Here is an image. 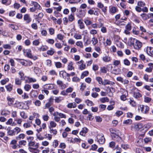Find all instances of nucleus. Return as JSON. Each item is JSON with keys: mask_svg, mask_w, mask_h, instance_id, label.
I'll use <instances>...</instances> for the list:
<instances>
[{"mask_svg": "<svg viewBox=\"0 0 153 153\" xmlns=\"http://www.w3.org/2000/svg\"><path fill=\"white\" fill-rule=\"evenodd\" d=\"M133 42H134L132 43V45L134 48L137 50H140L142 46V43L135 39H133Z\"/></svg>", "mask_w": 153, "mask_h": 153, "instance_id": "f257e3e1", "label": "nucleus"}, {"mask_svg": "<svg viewBox=\"0 0 153 153\" xmlns=\"http://www.w3.org/2000/svg\"><path fill=\"white\" fill-rule=\"evenodd\" d=\"M39 145V143H36L34 146V148L32 147H29L28 149L29 151L33 153H39L40 151L38 149Z\"/></svg>", "mask_w": 153, "mask_h": 153, "instance_id": "f03ea898", "label": "nucleus"}, {"mask_svg": "<svg viewBox=\"0 0 153 153\" xmlns=\"http://www.w3.org/2000/svg\"><path fill=\"white\" fill-rule=\"evenodd\" d=\"M98 142L101 144H104L105 141V139L103 135H98L97 136Z\"/></svg>", "mask_w": 153, "mask_h": 153, "instance_id": "7ed1b4c3", "label": "nucleus"}, {"mask_svg": "<svg viewBox=\"0 0 153 153\" xmlns=\"http://www.w3.org/2000/svg\"><path fill=\"white\" fill-rule=\"evenodd\" d=\"M109 130L111 134V135L112 137H114V136L119 134V131L116 129L110 128Z\"/></svg>", "mask_w": 153, "mask_h": 153, "instance_id": "20e7f679", "label": "nucleus"}, {"mask_svg": "<svg viewBox=\"0 0 153 153\" xmlns=\"http://www.w3.org/2000/svg\"><path fill=\"white\" fill-rule=\"evenodd\" d=\"M146 51L148 55L153 57V48L147 47L146 48Z\"/></svg>", "mask_w": 153, "mask_h": 153, "instance_id": "39448f33", "label": "nucleus"}, {"mask_svg": "<svg viewBox=\"0 0 153 153\" xmlns=\"http://www.w3.org/2000/svg\"><path fill=\"white\" fill-rule=\"evenodd\" d=\"M86 12L85 10H80L79 11L77 16L79 18H82L85 16Z\"/></svg>", "mask_w": 153, "mask_h": 153, "instance_id": "423d86ee", "label": "nucleus"}, {"mask_svg": "<svg viewBox=\"0 0 153 153\" xmlns=\"http://www.w3.org/2000/svg\"><path fill=\"white\" fill-rule=\"evenodd\" d=\"M24 20L26 21V23L28 24L31 21V19L28 14H26L24 16Z\"/></svg>", "mask_w": 153, "mask_h": 153, "instance_id": "0eeeda50", "label": "nucleus"}, {"mask_svg": "<svg viewBox=\"0 0 153 153\" xmlns=\"http://www.w3.org/2000/svg\"><path fill=\"white\" fill-rule=\"evenodd\" d=\"M31 51L30 49L27 50L26 52L27 56L30 59H33L34 60H35L37 59L36 56L33 57L31 53Z\"/></svg>", "mask_w": 153, "mask_h": 153, "instance_id": "6e6552de", "label": "nucleus"}, {"mask_svg": "<svg viewBox=\"0 0 153 153\" xmlns=\"http://www.w3.org/2000/svg\"><path fill=\"white\" fill-rule=\"evenodd\" d=\"M149 110V107L147 106L143 105L141 108V111L143 113H148Z\"/></svg>", "mask_w": 153, "mask_h": 153, "instance_id": "1a4fd4ad", "label": "nucleus"}, {"mask_svg": "<svg viewBox=\"0 0 153 153\" xmlns=\"http://www.w3.org/2000/svg\"><path fill=\"white\" fill-rule=\"evenodd\" d=\"M31 4L34 6V7H35L36 9H38L39 10H41L42 7L40 6L36 2L32 1Z\"/></svg>", "mask_w": 153, "mask_h": 153, "instance_id": "9d476101", "label": "nucleus"}, {"mask_svg": "<svg viewBox=\"0 0 153 153\" xmlns=\"http://www.w3.org/2000/svg\"><path fill=\"white\" fill-rule=\"evenodd\" d=\"M57 83L59 85L62 89H65L66 88V85L64 84L63 82L60 80H58L57 81Z\"/></svg>", "mask_w": 153, "mask_h": 153, "instance_id": "9b49d317", "label": "nucleus"}, {"mask_svg": "<svg viewBox=\"0 0 153 153\" xmlns=\"http://www.w3.org/2000/svg\"><path fill=\"white\" fill-rule=\"evenodd\" d=\"M112 138L113 140H116L120 143H121L122 141V138L119 136V134L116 135V136H114V137H113Z\"/></svg>", "mask_w": 153, "mask_h": 153, "instance_id": "f8f14e48", "label": "nucleus"}, {"mask_svg": "<svg viewBox=\"0 0 153 153\" xmlns=\"http://www.w3.org/2000/svg\"><path fill=\"white\" fill-rule=\"evenodd\" d=\"M120 17V14H118L117 15L115 16V18L116 22H117V23H118L119 24L121 25H125V22L124 21L119 22L117 21L118 19H119Z\"/></svg>", "mask_w": 153, "mask_h": 153, "instance_id": "ddd939ff", "label": "nucleus"}, {"mask_svg": "<svg viewBox=\"0 0 153 153\" xmlns=\"http://www.w3.org/2000/svg\"><path fill=\"white\" fill-rule=\"evenodd\" d=\"M88 129L86 127L83 128L82 130L80 132V134L83 136H85V134L88 132Z\"/></svg>", "mask_w": 153, "mask_h": 153, "instance_id": "4468645a", "label": "nucleus"}, {"mask_svg": "<svg viewBox=\"0 0 153 153\" xmlns=\"http://www.w3.org/2000/svg\"><path fill=\"white\" fill-rule=\"evenodd\" d=\"M114 84V82H112L111 81H110L107 79H104V81H103V83H102V85H105L107 84L109 85H113Z\"/></svg>", "mask_w": 153, "mask_h": 153, "instance_id": "2eb2a0df", "label": "nucleus"}, {"mask_svg": "<svg viewBox=\"0 0 153 153\" xmlns=\"http://www.w3.org/2000/svg\"><path fill=\"white\" fill-rule=\"evenodd\" d=\"M45 88L48 89H52L54 88L53 85V84H46L44 85Z\"/></svg>", "mask_w": 153, "mask_h": 153, "instance_id": "dca6fc26", "label": "nucleus"}, {"mask_svg": "<svg viewBox=\"0 0 153 153\" xmlns=\"http://www.w3.org/2000/svg\"><path fill=\"white\" fill-rule=\"evenodd\" d=\"M73 63L72 62H69L67 66V69L69 71H71L74 69V67L73 66Z\"/></svg>", "mask_w": 153, "mask_h": 153, "instance_id": "f3484780", "label": "nucleus"}, {"mask_svg": "<svg viewBox=\"0 0 153 153\" xmlns=\"http://www.w3.org/2000/svg\"><path fill=\"white\" fill-rule=\"evenodd\" d=\"M118 10L117 8L115 7H111L110 9V12L112 14H114L117 12Z\"/></svg>", "mask_w": 153, "mask_h": 153, "instance_id": "a211bd4d", "label": "nucleus"}, {"mask_svg": "<svg viewBox=\"0 0 153 153\" xmlns=\"http://www.w3.org/2000/svg\"><path fill=\"white\" fill-rule=\"evenodd\" d=\"M74 13H72L68 16V19L69 21L72 22L75 19L74 17Z\"/></svg>", "mask_w": 153, "mask_h": 153, "instance_id": "6ab92c4d", "label": "nucleus"}, {"mask_svg": "<svg viewBox=\"0 0 153 153\" xmlns=\"http://www.w3.org/2000/svg\"><path fill=\"white\" fill-rule=\"evenodd\" d=\"M7 100L8 101V104L9 106H11L13 104L14 102V99L8 97H7Z\"/></svg>", "mask_w": 153, "mask_h": 153, "instance_id": "aec40b11", "label": "nucleus"}, {"mask_svg": "<svg viewBox=\"0 0 153 153\" xmlns=\"http://www.w3.org/2000/svg\"><path fill=\"white\" fill-rule=\"evenodd\" d=\"M107 91H108L109 93L110 96L112 97L113 95V93L115 92V89L113 88H107Z\"/></svg>", "mask_w": 153, "mask_h": 153, "instance_id": "412c9836", "label": "nucleus"}, {"mask_svg": "<svg viewBox=\"0 0 153 153\" xmlns=\"http://www.w3.org/2000/svg\"><path fill=\"white\" fill-rule=\"evenodd\" d=\"M133 96L136 98H138L141 97L142 95L138 92H134L133 93Z\"/></svg>", "mask_w": 153, "mask_h": 153, "instance_id": "4be33fe9", "label": "nucleus"}, {"mask_svg": "<svg viewBox=\"0 0 153 153\" xmlns=\"http://www.w3.org/2000/svg\"><path fill=\"white\" fill-rule=\"evenodd\" d=\"M55 52V51H54V49L52 48H51L50 50H48L47 51V53L48 55L52 56L53 54Z\"/></svg>", "mask_w": 153, "mask_h": 153, "instance_id": "5701e85b", "label": "nucleus"}, {"mask_svg": "<svg viewBox=\"0 0 153 153\" xmlns=\"http://www.w3.org/2000/svg\"><path fill=\"white\" fill-rule=\"evenodd\" d=\"M76 106V105L75 102L70 103L67 105V107L69 108H75Z\"/></svg>", "mask_w": 153, "mask_h": 153, "instance_id": "b1692460", "label": "nucleus"}, {"mask_svg": "<svg viewBox=\"0 0 153 153\" xmlns=\"http://www.w3.org/2000/svg\"><path fill=\"white\" fill-rule=\"evenodd\" d=\"M56 126V124L53 121H51L50 123V126L49 128L51 129V128L55 127Z\"/></svg>", "mask_w": 153, "mask_h": 153, "instance_id": "393cba45", "label": "nucleus"}, {"mask_svg": "<svg viewBox=\"0 0 153 153\" xmlns=\"http://www.w3.org/2000/svg\"><path fill=\"white\" fill-rule=\"evenodd\" d=\"M25 137V135L24 134H20L18 137H16V138L17 140H19L21 139H23Z\"/></svg>", "mask_w": 153, "mask_h": 153, "instance_id": "a878e982", "label": "nucleus"}, {"mask_svg": "<svg viewBox=\"0 0 153 153\" xmlns=\"http://www.w3.org/2000/svg\"><path fill=\"white\" fill-rule=\"evenodd\" d=\"M100 101L102 103L108 102L109 101V99L107 97H103L100 99Z\"/></svg>", "mask_w": 153, "mask_h": 153, "instance_id": "bb28decb", "label": "nucleus"}, {"mask_svg": "<svg viewBox=\"0 0 153 153\" xmlns=\"http://www.w3.org/2000/svg\"><path fill=\"white\" fill-rule=\"evenodd\" d=\"M48 49V47L46 45L42 46L40 48V51H47Z\"/></svg>", "mask_w": 153, "mask_h": 153, "instance_id": "cd10ccee", "label": "nucleus"}, {"mask_svg": "<svg viewBox=\"0 0 153 153\" xmlns=\"http://www.w3.org/2000/svg\"><path fill=\"white\" fill-rule=\"evenodd\" d=\"M7 134L10 136H13L15 135V131L14 130H9L7 131Z\"/></svg>", "mask_w": 153, "mask_h": 153, "instance_id": "c85d7f7f", "label": "nucleus"}, {"mask_svg": "<svg viewBox=\"0 0 153 153\" xmlns=\"http://www.w3.org/2000/svg\"><path fill=\"white\" fill-rule=\"evenodd\" d=\"M27 79L28 82L29 83L34 82H36V79L28 77Z\"/></svg>", "mask_w": 153, "mask_h": 153, "instance_id": "c756f323", "label": "nucleus"}, {"mask_svg": "<svg viewBox=\"0 0 153 153\" xmlns=\"http://www.w3.org/2000/svg\"><path fill=\"white\" fill-rule=\"evenodd\" d=\"M103 60L105 62H108L110 61V58L108 56H105L102 58Z\"/></svg>", "mask_w": 153, "mask_h": 153, "instance_id": "7c9ffc66", "label": "nucleus"}, {"mask_svg": "<svg viewBox=\"0 0 153 153\" xmlns=\"http://www.w3.org/2000/svg\"><path fill=\"white\" fill-rule=\"evenodd\" d=\"M5 87L7 91H10L12 89L13 85L11 84H9L6 86Z\"/></svg>", "mask_w": 153, "mask_h": 153, "instance_id": "2f4dec72", "label": "nucleus"}, {"mask_svg": "<svg viewBox=\"0 0 153 153\" xmlns=\"http://www.w3.org/2000/svg\"><path fill=\"white\" fill-rule=\"evenodd\" d=\"M85 103L87 104V105L89 106H92L94 105L92 101L88 100H87L85 101Z\"/></svg>", "mask_w": 153, "mask_h": 153, "instance_id": "473e14b6", "label": "nucleus"}, {"mask_svg": "<svg viewBox=\"0 0 153 153\" xmlns=\"http://www.w3.org/2000/svg\"><path fill=\"white\" fill-rule=\"evenodd\" d=\"M91 41L92 42V44L94 45H95L98 43L97 39L94 37L92 38Z\"/></svg>", "mask_w": 153, "mask_h": 153, "instance_id": "72a5a7b5", "label": "nucleus"}, {"mask_svg": "<svg viewBox=\"0 0 153 153\" xmlns=\"http://www.w3.org/2000/svg\"><path fill=\"white\" fill-rule=\"evenodd\" d=\"M63 98L62 97H56V98L55 99V102L57 103H59L62 100H63Z\"/></svg>", "mask_w": 153, "mask_h": 153, "instance_id": "f704fd0d", "label": "nucleus"}, {"mask_svg": "<svg viewBox=\"0 0 153 153\" xmlns=\"http://www.w3.org/2000/svg\"><path fill=\"white\" fill-rule=\"evenodd\" d=\"M132 122V120L131 119H128L124 121L123 123L126 124H131Z\"/></svg>", "mask_w": 153, "mask_h": 153, "instance_id": "c9c22d12", "label": "nucleus"}, {"mask_svg": "<svg viewBox=\"0 0 153 153\" xmlns=\"http://www.w3.org/2000/svg\"><path fill=\"white\" fill-rule=\"evenodd\" d=\"M137 5L140 7H143L145 5V4L144 2L140 1L138 2Z\"/></svg>", "mask_w": 153, "mask_h": 153, "instance_id": "e433bc0d", "label": "nucleus"}, {"mask_svg": "<svg viewBox=\"0 0 153 153\" xmlns=\"http://www.w3.org/2000/svg\"><path fill=\"white\" fill-rule=\"evenodd\" d=\"M57 38L60 40H62L64 38V36L61 34H59L57 35Z\"/></svg>", "mask_w": 153, "mask_h": 153, "instance_id": "4c0bfd02", "label": "nucleus"}, {"mask_svg": "<svg viewBox=\"0 0 153 153\" xmlns=\"http://www.w3.org/2000/svg\"><path fill=\"white\" fill-rule=\"evenodd\" d=\"M55 65L56 67L57 68H61L62 66V63L60 62H57L55 63Z\"/></svg>", "mask_w": 153, "mask_h": 153, "instance_id": "58836bf2", "label": "nucleus"}, {"mask_svg": "<svg viewBox=\"0 0 153 153\" xmlns=\"http://www.w3.org/2000/svg\"><path fill=\"white\" fill-rule=\"evenodd\" d=\"M76 45L77 46H79L81 48H83V43L81 41H78L77 42L76 44Z\"/></svg>", "mask_w": 153, "mask_h": 153, "instance_id": "ea45409f", "label": "nucleus"}, {"mask_svg": "<svg viewBox=\"0 0 153 153\" xmlns=\"http://www.w3.org/2000/svg\"><path fill=\"white\" fill-rule=\"evenodd\" d=\"M55 46L56 48L58 49H61L62 47V46L60 43H56L55 44Z\"/></svg>", "mask_w": 153, "mask_h": 153, "instance_id": "a19ab883", "label": "nucleus"}, {"mask_svg": "<svg viewBox=\"0 0 153 153\" xmlns=\"http://www.w3.org/2000/svg\"><path fill=\"white\" fill-rule=\"evenodd\" d=\"M31 88L30 85L28 84H26L24 86L25 89L27 91H29Z\"/></svg>", "mask_w": 153, "mask_h": 153, "instance_id": "79ce46f5", "label": "nucleus"}, {"mask_svg": "<svg viewBox=\"0 0 153 153\" xmlns=\"http://www.w3.org/2000/svg\"><path fill=\"white\" fill-rule=\"evenodd\" d=\"M50 132L51 133H53L54 135H55L57 134V131L56 129H51L50 130Z\"/></svg>", "mask_w": 153, "mask_h": 153, "instance_id": "37998d69", "label": "nucleus"}, {"mask_svg": "<svg viewBox=\"0 0 153 153\" xmlns=\"http://www.w3.org/2000/svg\"><path fill=\"white\" fill-rule=\"evenodd\" d=\"M84 22L87 25H89L92 24V22L88 19H85Z\"/></svg>", "mask_w": 153, "mask_h": 153, "instance_id": "c03bdc74", "label": "nucleus"}, {"mask_svg": "<svg viewBox=\"0 0 153 153\" xmlns=\"http://www.w3.org/2000/svg\"><path fill=\"white\" fill-rule=\"evenodd\" d=\"M116 42H117V45L119 47L121 48H123L124 45L121 42H119L118 40L116 41Z\"/></svg>", "mask_w": 153, "mask_h": 153, "instance_id": "a18cd8bd", "label": "nucleus"}, {"mask_svg": "<svg viewBox=\"0 0 153 153\" xmlns=\"http://www.w3.org/2000/svg\"><path fill=\"white\" fill-rule=\"evenodd\" d=\"M124 63L126 65L129 66L130 65V63L129 61L127 59H125L124 60Z\"/></svg>", "mask_w": 153, "mask_h": 153, "instance_id": "49530a36", "label": "nucleus"}, {"mask_svg": "<svg viewBox=\"0 0 153 153\" xmlns=\"http://www.w3.org/2000/svg\"><path fill=\"white\" fill-rule=\"evenodd\" d=\"M40 43L38 40H35L33 42V44L34 45L37 46L39 45Z\"/></svg>", "mask_w": 153, "mask_h": 153, "instance_id": "de8ad7c7", "label": "nucleus"}, {"mask_svg": "<svg viewBox=\"0 0 153 153\" xmlns=\"http://www.w3.org/2000/svg\"><path fill=\"white\" fill-rule=\"evenodd\" d=\"M96 80L98 82L99 84H102L103 82L102 81V79L100 77H98L96 78Z\"/></svg>", "mask_w": 153, "mask_h": 153, "instance_id": "09e8293b", "label": "nucleus"}, {"mask_svg": "<svg viewBox=\"0 0 153 153\" xmlns=\"http://www.w3.org/2000/svg\"><path fill=\"white\" fill-rule=\"evenodd\" d=\"M63 24L65 25H67L69 20L68 19L67 17H65L63 19Z\"/></svg>", "mask_w": 153, "mask_h": 153, "instance_id": "8fccbe9b", "label": "nucleus"}, {"mask_svg": "<svg viewBox=\"0 0 153 153\" xmlns=\"http://www.w3.org/2000/svg\"><path fill=\"white\" fill-rule=\"evenodd\" d=\"M115 143L114 142L112 141L109 143V146L110 147L113 148L115 146Z\"/></svg>", "mask_w": 153, "mask_h": 153, "instance_id": "3c124183", "label": "nucleus"}, {"mask_svg": "<svg viewBox=\"0 0 153 153\" xmlns=\"http://www.w3.org/2000/svg\"><path fill=\"white\" fill-rule=\"evenodd\" d=\"M86 87V85L85 84L82 83L80 86V90L83 91Z\"/></svg>", "mask_w": 153, "mask_h": 153, "instance_id": "603ef678", "label": "nucleus"}, {"mask_svg": "<svg viewBox=\"0 0 153 153\" xmlns=\"http://www.w3.org/2000/svg\"><path fill=\"white\" fill-rule=\"evenodd\" d=\"M46 41L48 43L51 45H53L54 42V40L52 39H48Z\"/></svg>", "mask_w": 153, "mask_h": 153, "instance_id": "864d4df0", "label": "nucleus"}, {"mask_svg": "<svg viewBox=\"0 0 153 153\" xmlns=\"http://www.w3.org/2000/svg\"><path fill=\"white\" fill-rule=\"evenodd\" d=\"M20 115L22 118L25 119H26L27 117L25 112L23 111L21 112Z\"/></svg>", "mask_w": 153, "mask_h": 153, "instance_id": "5fc2aeb1", "label": "nucleus"}, {"mask_svg": "<svg viewBox=\"0 0 153 153\" xmlns=\"http://www.w3.org/2000/svg\"><path fill=\"white\" fill-rule=\"evenodd\" d=\"M13 130H15V133H16L18 134L20 131L21 129L17 127H15Z\"/></svg>", "mask_w": 153, "mask_h": 153, "instance_id": "6e6d98bb", "label": "nucleus"}, {"mask_svg": "<svg viewBox=\"0 0 153 153\" xmlns=\"http://www.w3.org/2000/svg\"><path fill=\"white\" fill-rule=\"evenodd\" d=\"M3 47L5 49H10L11 48L9 44L4 45H3Z\"/></svg>", "mask_w": 153, "mask_h": 153, "instance_id": "4d7b16f0", "label": "nucleus"}, {"mask_svg": "<svg viewBox=\"0 0 153 153\" xmlns=\"http://www.w3.org/2000/svg\"><path fill=\"white\" fill-rule=\"evenodd\" d=\"M144 141L146 143H148L151 142V138L149 137H146L144 139Z\"/></svg>", "mask_w": 153, "mask_h": 153, "instance_id": "13d9d810", "label": "nucleus"}, {"mask_svg": "<svg viewBox=\"0 0 153 153\" xmlns=\"http://www.w3.org/2000/svg\"><path fill=\"white\" fill-rule=\"evenodd\" d=\"M19 74L20 76V78L21 80H24L25 79V78L24 77V74L23 72L22 71H20L19 73Z\"/></svg>", "mask_w": 153, "mask_h": 153, "instance_id": "bf43d9fd", "label": "nucleus"}, {"mask_svg": "<svg viewBox=\"0 0 153 153\" xmlns=\"http://www.w3.org/2000/svg\"><path fill=\"white\" fill-rule=\"evenodd\" d=\"M141 126L140 124H138L134 125V128L137 130H139L141 128Z\"/></svg>", "mask_w": 153, "mask_h": 153, "instance_id": "052dcab7", "label": "nucleus"}, {"mask_svg": "<svg viewBox=\"0 0 153 153\" xmlns=\"http://www.w3.org/2000/svg\"><path fill=\"white\" fill-rule=\"evenodd\" d=\"M106 107V105H104L101 104L99 106V108L100 110H104Z\"/></svg>", "mask_w": 153, "mask_h": 153, "instance_id": "680f3d73", "label": "nucleus"}, {"mask_svg": "<svg viewBox=\"0 0 153 153\" xmlns=\"http://www.w3.org/2000/svg\"><path fill=\"white\" fill-rule=\"evenodd\" d=\"M152 99L148 97H145L144 101L146 102H149Z\"/></svg>", "mask_w": 153, "mask_h": 153, "instance_id": "e2e57ef3", "label": "nucleus"}, {"mask_svg": "<svg viewBox=\"0 0 153 153\" xmlns=\"http://www.w3.org/2000/svg\"><path fill=\"white\" fill-rule=\"evenodd\" d=\"M90 33L92 35H94L97 33V31L95 30H91L90 32Z\"/></svg>", "mask_w": 153, "mask_h": 153, "instance_id": "0e129e2a", "label": "nucleus"}, {"mask_svg": "<svg viewBox=\"0 0 153 153\" xmlns=\"http://www.w3.org/2000/svg\"><path fill=\"white\" fill-rule=\"evenodd\" d=\"M95 118L96 120V121L98 122H101L102 120V118L100 116H96L95 117Z\"/></svg>", "mask_w": 153, "mask_h": 153, "instance_id": "69168bd1", "label": "nucleus"}, {"mask_svg": "<svg viewBox=\"0 0 153 153\" xmlns=\"http://www.w3.org/2000/svg\"><path fill=\"white\" fill-rule=\"evenodd\" d=\"M26 141L24 140H21L19 142V144L21 145L25 146L26 145Z\"/></svg>", "mask_w": 153, "mask_h": 153, "instance_id": "338daca9", "label": "nucleus"}, {"mask_svg": "<svg viewBox=\"0 0 153 153\" xmlns=\"http://www.w3.org/2000/svg\"><path fill=\"white\" fill-rule=\"evenodd\" d=\"M123 114V112L122 111H117L116 113V115L117 116L119 117Z\"/></svg>", "mask_w": 153, "mask_h": 153, "instance_id": "774afa93", "label": "nucleus"}]
</instances>
